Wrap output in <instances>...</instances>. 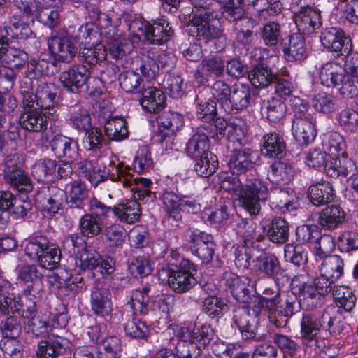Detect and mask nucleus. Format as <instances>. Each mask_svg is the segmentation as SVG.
I'll return each instance as SVG.
<instances>
[{"label": "nucleus", "mask_w": 358, "mask_h": 358, "mask_svg": "<svg viewBox=\"0 0 358 358\" xmlns=\"http://www.w3.org/2000/svg\"><path fill=\"white\" fill-rule=\"evenodd\" d=\"M138 94L141 96L140 103L145 111L157 113L164 108L166 96L161 90L145 86Z\"/></svg>", "instance_id": "nucleus-22"}, {"label": "nucleus", "mask_w": 358, "mask_h": 358, "mask_svg": "<svg viewBox=\"0 0 358 358\" xmlns=\"http://www.w3.org/2000/svg\"><path fill=\"white\" fill-rule=\"evenodd\" d=\"M79 57L80 60L90 64L97 66L102 62L106 57L105 46L96 43L95 45L86 47L80 50Z\"/></svg>", "instance_id": "nucleus-46"}, {"label": "nucleus", "mask_w": 358, "mask_h": 358, "mask_svg": "<svg viewBox=\"0 0 358 358\" xmlns=\"http://www.w3.org/2000/svg\"><path fill=\"white\" fill-rule=\"evenodd\" d=\"M230 85L222 80H215L210 87V92L215 103H218L225 110L231 93Z\"/></svg>", "instance_id": "nucleus-52"}, {"label": "nucleus", "mask_w": 358, "mask_h": 358, "mask_svg": "<svg viewBox=\"0 0 358 358\" xmlns=\"http://www.w3.org/2000/svg\"><path fill=\"white\" fill-rule=\"evenodd\" d=\"M218 19V13L209 6L195 7L189 19V26L196 29L197 36L206 42L219 39L223 36V30L213 24Z\"/></svg>", "instance_id": "nucleus-3"}, {"label": "nucleus", "mask_w": 358, "mask_h": 358, "mask_svg": "<svg viewBox=\"0 0 358 358\" xmlns=\"http://www.w3.org/2000/svg\"><path fill=\"white\" fill-rule=\"evenodd\" d=\"M200 66L206 76L220 78L224 74L225 62L218 55L206 57L202 59Z\"/></svg>", "instance_id": "nucleus-45"}, {"label": "nucleus", "mask_w": 358, "mask_h": 358, "mask_svg": "<svg viewBox=\"0 0 358 358\" xmlns=\"http://www.w3.org/2000/svg\"><path fill=\"white\" fill-rule=\"evenodd\" d=\"M268 50L265 48H255L252 52V57L257 63L252 64L248 72V78L251 84L255 87H266L275 82L276 76L268 68L266 59Z\"/></svg>", "instance_id": "nucleus-5"}, {"label": "nucleus", "mask_w": 358, "mask_h": 358, "mask_svg": "<svg viewBox=\"0 0 358 358\" xmlns=\"http://www.w3.org/2000/svg\"><path fill=\"white\" fill-rule=\"evenodd\" d=\"M346 220V213L337 204L326 206L318 213L317 224L324 231H332L341 227Z\"/></svg>", "instance_id": "nucleus-14"}, {"label": "nucleus", "mask_w": 358, "mask_h": 358, "mask_svg": "<svg viewBox=\"0 0 358 358\" xmlns=\"http://www.w3.org/2000/svg\"><path fill=\"white\" fill-rule=\"evenodd\" d=\"M114 214L120 221L127 223H134L140 217V205L136 200L127 201L124 203H120L113 208Z\"/></svg>", "instance_id": "nucleus-41"}, {"label": "nucleus", "mask_w": 358, "mask_h": 358, "mask_svg": "<svg viewBox=\"0 0 358 358\" xmlns=\"http://www.w3.org/2000/svg\"><path fill=\"white\" fill-rule=\"evenodd\" d=\"M178 358H200L201 350L194 341L180 338L176 346Z\"/></svg>", "instance_id": "nucleus-63"}, {"label": "nucleus", "mask_w": 358, "mask_h": 358, "mask_svg": "<svg viewBox=\"0 0 358 358\" xmlns=\"http://www.w3.org/2000/svg\"><path fill=\"white\" fill-rule=\"evenodd\" d=\"M25 255L41 268L53 269L61 260V250L43 236L31 238L24 246Z\"/></svg>", "instance_id": "nucleus-2"}, {"label": "nucleus", "mask_w": 358, "mask_h": 358, "mask_svg": "<svg viewBox=\"0 0 358 358\" xmlns=\"http://www.w3.org/2000/svg\"><path fill=\"white\" fill-rule=\"evenodd\" d=\"M90 306L98 316L108 315L112 312L111 294L106 288H94L90 294Z\"/></svg>", "instance_id": "nucleus-28"}, {"label": "nucleus", "mask_w": 358, "mask_h": 358, "mask_svg": "<svg viewBox=\"0 0 358 358\" xmlns=\"http://www.w3.org/2000/svg\"><path fill=\"white\" fill-rule=\"evenodd\" d=\"M191 241L194 243L193 249L194 254L202 262L205 264L210 262L215 250L212 236L196 229L192 233Z\"/></svg>", "instance_id": "nucleus-19"}, {"label": "nucleus", "mask_w": 358, "mask_h": 358, "mask_svg": "<svg viewBox=\"0 0 358 358\" xmlns=\"http://www.w3.org/2000/svg\"><path fill=\"white\" fill-rule=\"evenodd\" d=\"M357 166L355 162L348 157L335 159L334 166L327 169V173L331 177L352 178L355 176Z\"/></svg>", "instance_id": "nucleus-48"}, {"label": "nucleus", "mask_w": 358, "mask_h": 358, "mask_svg": "<svg viewBox=\"0 0 358 358\" xmlns=\"http://www.w3.org/2000/svg\"><path fill=\"white\" fill-rule=\"evenodd\" d=\"M255 164L253 152L248 148H238L233 150V154L228 162L232 174L241 175L251 171Z\"/></svg>", "instance_id": "nucleus-17"}, {"label": "nucleus", "mask_w": 358, "mask_h": 358, "mask_svg": "<svg viewBox=\"0 0 358 358\" xmlns=\"http://www.w3.org/2000/svg\"><path fill=\"white\" fill-rule=\"evenodd\" d=\"M268 194V199L271 201V205L282 213L290 211L295 207L294 203L290 199V195L288 191L282 189H273Z\"/></svg>", "instance_id": "nucleus-53"}, {"label": "nucleus", "mask_w": 358, "mask_h": 358, "mask_svg": "<svg viewBox=\"0 0 358 358\" xmlns=\"http://www.w3.org/2000/svg\"><path fill=\"white\" fill-rule=\"evenodd\" d=\"M31 89L38 98L36 106L38 108L48 110L50 114L56 112L57 93L52 84L47 83L44 78H37L31 81Z\"/></svg>", "instance_id": "nucleus-11"}, {"label": "nucleus", "mask_w": 358, "mask_h": 358, "mask_svg": "<svg viewBox=\"0 0 358 358\" xmlns=\"http://www.w3.org/2000/svg\"><path fill=\"white\" fill-rule=\"evenodd\" d=\"M333 297L337 307L351 312L355 306L357 297L351 288L345 285H334Z\"/></svg>", "instance_id": "nucleus-39"}, {"label": "nucleus", "mask_w": 358, "mask_h": 358, "mask_svg": "<svg viewBox=\"0 0 358 358\" xmlns=\"http://www.w3.org/2000/svg\"><path fill=\"white\" fill-rule=\"evenodd\" d=\"M66 196L63 189L56 186H48L38 192L35 199L41 207L44 216L51 217L58 212Z\"/></svg>", "instance_id": "nucleus-7"}, {"label": "nucleus", "mask_w": 358, "mask_h": 358, "mask_svg": "<svg viewBox=\"0 0 358 358\" xmlns=\"http://www.w3.org/2000/svg\"><path fill=\"white\" fill-rule=\"evenodd\" d=\"M198 118L206 122L214 120L217 115L216 103L210 99H196Z\"/></svg>", "instance_id": "nucleus-61"}, {"label": "nucleus", "mask_w": 358, "mask_h": 358, "mask_svg": "<svg viewBox=\"0 0 358 358\" xmlns=\"http://www.w3.org/2000/svg\"><path fill=\"white\" fill-rule=\"evenodd\" d=\"M236 234L242 239L241 245H252L255 238V227L252 222L244 219L237 220L234 226Z\"/></svg>", "instance_id": "nucleus-57"}, {"label": "nucleus", "mask_w": 358, "mask_h": 358, "mask_svg": "<svg viewBox=\"0 0 358 358\" xmlns=\"http://www.w3.org/2000/svg\"><path fill=\"white\" fill-rule=\"evenodd\" d=\"M196 272V266L187 259H183L179 266L162 270L168 277L170 287L178 293L187 292L195 285L196 280L194 275Z\"/></svg>", "instance_id": "nucleus-4"}, {"label": "nucleus", "mask_w": 358, "mask_h": 358, "mask_svg": "<svg viewBox=\"0 0 358 358\" xmlns=\"http://www.w3.org/2000/svg\"><path fill=\"white\" fill-rule=\"evenodd\" d=\"M120 85L127 93H139L145 85L141 75L134 71H125L119 76Z\"/></svg>", "instance_id": "nucleus-47"}, {"label": "nucleus", "mask_w": 358, "mask_h": 358, "mask_svg": "<svg viewBox=\"0 0 358 358\" xmlns=\"http://www.w3.org/2000/svg\"><path fill=\"white\" fill-rule=\"evenodd\" d=\"M57 162L52 159H44L36 163L31 168L33 177L38 182H48L55 173Z\"/></svg>", "instance_id": "nucleus-49"}, {"label": "nucleus", "mask_w": 358, "mask_h": 358, "mask_svg": "<svg viewBox=\"0 0 358 358\" xmlns=\"http://www.w3.org/2000/svg\"><path fill=\"white\" fill-rule=\"evenodd\" d=\"M3 178L7 184L20 192L27 193L33 189L29 177L20 166H10L3 169Z\"/></svg>", "instance_id": "nucleus-25"}, {"label": "nucleus", "mask_w": 358, "mask_h": 358, "mask_svg": "<svg viewBox=\"0 0 358 358\" xmlns=\"http://www.w3.org/2000/svg\"><path fill=\"white\" fill-rule=\"evenodd\" d=\"M145 40L152 44H162L172 36L173 31L169 23L163 20L152 24L147 23Z\"/></svg>", "instance_id": "nucleus-29"}, {"label": "nucleus", "mask_w": 358, "mask_h": 358, "mask_svg": "<svg viewBox=\"0 0 358 358\" xmlns=\"http://www.w3.org/2000/svg\"><path fill=\"white\" fill-rule=\"evenodd\" d=\"M285 58L288 62H296L306 57V46L304 37L299 33L293 34L282 43Z\"/></svg>", "instance_id": "nucleus-20"}, {"label": "nucleus", "mask_w": 358, "mask_h": 358, "mask_svg": "<svg viewBox=\"0 0 358 358\" xmlns=\"http://www.w3.org/2000/svg\"><path fill=\"white\" fill-rule=\"evenodd\" d=\"M262 153L270 157L282 158L285 153V143L277 133L266 134L263 138Z\"/></svg>", "instance_id": "nucleus-36"}, {"label": "nucleus", "mask_w": 358, "mask_h": 358, "mask_svg": "<svg viewBox=\"0 0 358 358\" xmlns=\"http://www.w3.org/2000/svg\"><path fill=\"white\" fill-rule=\"evenodd\" d=\"M90 76V73L85 66H74L61 73L59 81L66 90L79 93L85 87Z\"/></svg>", "instance_id": "nucleus-12"}, {"label": "nucleus", "mask_w": 358, "mask_h": 358, "mask_svg": "<svg viewBox=\"0 0 358 358\" xmlns=\"http://www.w3.org/2000/svg\"><path fill=\"white\" fill-rule=\"evenodd\" d=\"M105 134L109 140L119 141L128 136L126 121L120 117H112L105 121Z\"/></svg>", "instance_id": "nucleus-42"}, {"label": "nucleus", "mask_w": 358, "mask_h": 358, "mask_svg": "<svg viewBox=\"0 0 358 358\" xmlns=\"http://www.w3.org/2000/svg\"><path fill=\"white\" fill-rule=\"evenodd\" d=\"M244 2V0H228L222 4L221 13L229 22H241L243 25L252 28L254 22L245 16V10L242 6Z\"/></svg>", "instance_id": "nucleus-27"}, {"label": "nucleus", "mask_w": 358, "mask_h": 358, "mask_svg": "<svg viewBox=\"0 0 358 358\" xmlns=\"http://www.w3.org/2000/svg\"><path fill=\"white\" fill-rule=\"evenodd\" d=\"M344 73L343 68L339 63L328 62L321 67L319 77L323 85L336 87L342 81Z\"/></svg>", "instance_id": "nucleus-30"}, {"label": "nucleus", "mask_w": 358, "mask_h": 358, "mask_svg": "<svg viewBox=\"0 0 358 358\" xmlns=\"http://www.w3.org/2000/svg\"><path fill=\"white\" fill-rule=\"evenodd\" d=\"M69 341L55 333L48 334L38 343L36 358H59L66 352Z\"/></svg>", "instance_id": "nucleus-10"}, {"label": "nucleus", "mask_w": 358, "mask_h": 358, "mask_svg": "<svg viewBox=\"0 0 358 358\" xmlns=\"http://www.w3.org/2000/svg\"><path fill=\"white\" fill-rule=\"evenodd\" d=\"M209 136H211V132L206 127H198L186 143L185 152L187 156L192 159H198L209 154Z\"/></svg>", "instance_id": "nucleus-16"}, {"label": "nucleus", "mask_w": 358, "mask_h": 358, "mask_svg": "<svg viewBox=\"0 0 358 358\" xmlns=\"http://www.w3.org/2000/svg\"><path fill=\"white\" fill-rule=\"evenodd\" d=\"M343 260L338 255H331L324 259L321 272L324 277L337 280L343 273Z\"/></svg>", "instance_id": "nucleus-44"}, {"label": "nucleus", "mask_w": 358, "mask_h": 358, "mask_svg": "<svg viewBox=\"0 0 358 358\" xmlns=\"http://www.w3.org/2000/svg\"><path fill=\"white\" fill-rule=\"evenodd\" d=\"M336 99L331 94L320 92L315 94L313 99V106L318 112L331 113L336 109Z\"/></svg>", "instance_id": "nucleus-62"}, {"label": "nucleus", "mask_w": 358, "mask_h": 358, "mask_svg": "<svg viewBox=\"0 0 358 358\" xmlns=\"http://www.w3.org/2000/svg\"><path fill=\"white\" fill-rule=\"evenodd\" d=\"M254 262L257 269L269 278H275L282 272L280 262L274 254L263 252Z\"/></svg>", "instance_id": "nucleus-34"}, {"label": "nucleus", "mask_w": 358, "mask_h": 358, "mask_svg": "<svg viewBox=\"0 0 358 358\" xmlns=\"http://www.w3.org/2000/svg\"><path fill=\"white\" fill-rule=\"evenodd\" d=\"M79 228L83 235L94 237L100 234L101 224L100 220L91 213H85L79 220Z\"/></svg>", "instance_id": "nucleus-60"}, {"label": "nucleus", "mask_w": 358, "mask_h": 358, "mask_svg": "<svg viewBox=\"0 0 358 358\" xmlns=\"http://www.w3.org/2000/svg\"><path fill=\"white\" fill-rule=\"evenodd\" d=\"M28 67L37 71L45 76H52L59 71L57 61L52 58V60L41 56L38 59H31Z\"/></svg>", "instance_id": "nucleus-58"}, {"label": "nucleus", "mask_w": 358, "mask_h": 358, "mask_svg": "<svg viewBox=\"0 0 358 358\" xmlns=\"http://www.w3.org/2000/svg\"><path fill=\"white\" fill-rule=\"evenodd\" d=\"M299 297L300 301L310 310L322 306L325 299V297L319 294L315 287L312 285V283H303L301 285L299 288Z\"/></svg>", "instance_id": "nucleus-40"}, {"label": "nucleus", "mask_w": 358, "mask_h": 358, "mask_svg": "<svg viewBox=\"0 0 358 358\" xmlns=\"http://www.w3.org/2000/svg\"><path fill=\"white\" fill-rule=\"evenodd\" d=\"M28 331L36 337L48 336V334H53V329L49 324L46 318L41 315H37L26 322Z\"/></svg>", "instance_id": "nucleus-55"}, {"label": "nucleus", "mask_w": 358, "mask_h": 358, "mask_svg": "<svg viewBox=\"0 0 358 358\" xmlns=\"http://www.w3.org/2000/svg\"><path fill=\"white\" fill-rule=\"evenodd\" d=\"M116 174L113 173L110 178L112 181H120L124 187H132V190L137 192L145 188H149L152 184L150 180L143 178H133V176L129 172L130 168L124 166L123 163H119L115 167Z\"/></svg>", "instance_id": "nucleus-26"}, {"label": "nucleus", "mask_w": 358, "mask_h": 358, "mask_svg": "<svg viewBox=\"0 0 358 358\" xmlns=\"http://www.w3.org/2000/svg\"><path fill=\"white\" fill-rule=\"evenodd\" d=\"M308 196L314 206H321L333 202L336 194L330 182L321 180L308 187Z\"/></svg>", "instance_id": "nucleus-21"}, {"label": "nucleus", "mask_w": 358, "mask_h": 358, "mask_svg": "<svg viewBox=\"0 0 358 358\" xmlns=\"http://www.w3.org/2000/svg\"><path fill=\"white\" fill-rule=\"evenodd\" d=\"M251 94L250 88L245 85H234L229 99L225 112L229 113L233 110H243L250 103Z\"/></svg>", "instance_id": "nucleus-32"}, {"label": "nucleus", "mask_w": 358, "mask_h": 358, "mask_svg": "<svg viewBox=\"0 0 358 358\" xmlns=\"http://www.w3.org/2000/svg\"><path fill=\"white\" fill-rule=\"evenodd\" d=\"M101 34L107 40L109 54L117 60L122 59L133 48L130 41L120 34L114 26L110 25L102 29Z\"/></svg>", "instance_id": "nucleus-8"}, {"label": "nucleus", "mask_w": 358, "mask_h": 358, "mask_svg": "<svg viewBox=\"0 0 358 358\" xmlns=\"http://www.w3.org/2000/svg\"><path fill=\"white\" fill-rule=\"evenodd\" d=\"M249 281L248 278H240L231 271L224 272L221 280L222 284L230 289L234 299L242 303L248 302L252 295Z\"/></svg>", "instance_id": "nucleus-13"}, {"label": "nucleus", "mask_w": 358, "mask_h": 358, "mask_svg": "<svg viewBox=\"0 0 358 358\" xmlns=\"http://www.w3.org/2000/svg\"><path fill=\"white\" fill-rule=\"evenodd\" d=\"M28 59V55L24 51L10 47L3 38H0V62L1 65L18 69L24 65Z\"/></svg>", "instance_id": "nucleus-24"}, {"label": "nucleus", "mask_w": 358, "mask_h": 358, "mask_svg": "<svg viewBox=\"0 0 358 358\" xmlns=\"http://www.w3.org/2000/svg\"><path fill=\"white\" fill-rule=\"evenodd\" d=\"M234 321L238 327L243 339H256L258 319L255 316L251 315L248 308L242 307L236 310Z\"/></svg>", "instance_id": "nucleus-18"}, {"label": "nucleus", "mask_w": 358, "mask_h": 358, "mask_svg": "<svg viewBox=\"0 0 358 358\" xmlns=\"http://www.w3.org/2000/svg\"><path fill=\"white\" fill-rule=\"evenodd\" d=\"M322 45L337 56H348L352 50L351 39L340 28L324 29L320 36Z\"/></svg>", "instance_id": "nucleus-6"}, {"label": "nucleus", "mask_w": 358, "mask_h": 358, "mask_svg": "<svg viewBox=\"0 0 358 358\" xmlns=\"http://www.w3.org/2000/svg\"><path fill=\"white\" fill-rule=\"evenodd\" d=\"M100 262V255L94 249L85 247L79 252L76 264L83 271H92L97 269Z\"/></svg>", "instance_id": "nucleus-50"}, {"label": "nucleus", "mask_w": 358, "mask_h": 358, "mask_svg": "<svg viewBox=\"0 0 358 358\" xmlns=\"http://www.w3.org/2000/svg\"><path fill=\"white\" fill-rule=\"evenodd\" d=\"M122 17L124 22L127 23L128 31L131 35L138 40H141L142 37L145 40L148 30L147 23H149L148 22H143L136 15L127 12L122 14Z\"/></svg>", "instance_id": "nucleus-56"}, {"label": "nucleus", "mask_w": 358, "mask_h": 358, "mask_svg": "<svg viewBox=\"0 0 358 358\" xmlns=\"http://www.w3.org/2000/svg\"><path fill=\"white\" fill-rule=\"evenodd\" d=\"M127 231L119 224H113L105 228L103 235L105 242L110 247L121 245L125 241Z\"/></svg>", "instance_id": "nucleus-59"}, {"label": "nucleus", "mask_w": 358, "mask_h": 358, "mask_svg": "<svg viewBox=\"0 0 358 358\" xmlns=\"http://www.w3.org/2000/svg\"><path fill=\"white\" fill-rule=\"evenodd\" d=\"M105 141L106 139L100 128L92 127L89 131H85L83 144L87 150H100Z\"/></svg>", "instance_id": "nucleus-64"}, {"label": "nucleus", "mask_w": 358, "mask_h": 358, "mask_svg": "<svg viewBox=\"0 0 358 358\" xmlns=\"http://www.w3.org/2000/svg\"><path fill=\"white\" fill-rule=\"evenodd\" d=\"M90 192L85 184L75 181L71 184V189L66 197V203L69 208L83 209L85 202L89 199Z\"/></svg>", "instance_id": "nucleus-38"}, {"label": "nucleus", "mask_w": 358, "mask_h": 358, "mask_svg": "<svg viewBox=\"0 0 358 358\" xmlns=\"http://www.w3.org/2000/svg\"><path fill=\"white\" fill-rule=\"evenodd\" d=\"M3 23L6 34L13 38L27 39L34 34L29 25L21 22L18 15L9 17Z\"/></svg>", "instance_id": "nucleus-37"}, {"label": "nucleus", "mask_w": 358, "mask_h": 358, "mask_svg": "<svg viewBox=\"0 0 358 358\" xmlns=\"http://www.w3.org/2000/svg\"><path fill=\"white\" fill-rule=\"evenodd\" d=\"M194 171L198 176L207 178L213 175L218 167V160L216 155L210 152L205 155L204 157L194 159Z\"/></svg>", "instance_id": "nucleus-51"}, {"label": "nucleus", "mask_w": 358, "mask_h": 358, "mask_svg": "<svg viewBox=\"0 0 358 358\" xmlns=\"http://www.w3.org/2000/svg\"><path fill=\"white\" fill-rule=\"evenodd\" d=\"M333 308L327 307L322 313H303L301 320V336L303 343L311 349L322 348V341L319 340L318 334L324 331L334 336H341L347 329L344 321L337 320L331 315Z\"/></svg>", "instance_id": "nucleus-1"}, {"label": "nucleus", "mask_w": 358, "mask_h": 358, "mask_svg": "<svg viewBox=\"0 0 358 358\" xmlns=\"http://www.w3.org/2000/svg\"><path fill=\"white\" fill-rule=\"evenodd\" d=\"M294 175V171L292 166L281 161L273 162L268 171L269 180L277 185L289 183L293 179Z\"/></svg>", "instance_id": "nucleus-33"}, {"label": "nucleus", "mask_w": 358, "mask_h": 358, "mask_svg": "<svg viewBox=\"0 0 358 358\" xmlns=\"http://www.w3.org/2000/svg\"><path fill=\"white\" fill-rule=\"evenodd\" d=\"M157 122L160 127L166 129L171 133L162 134L159 141L163 144L166 141V138L171 140L173 135L180 129L183 124V117L178 113L164 111L159 116Z\"/></svg>", "instance_id": "nucleus-31"}, {"label": "nucleus", "mask_w": 358, "mask_h": 358, "mask_svg": "<svg viewBox=\"0 0 358 358\" xmlns=\"http://www.w3.org/2000/svg\"><path fill=\"white\" fill-rule=\"evenodd\" d=\"M292 131L294 138L301 145H308L316 136V131L308 114L295 117L292 122Z\"/></svg>", "instance_id": "nucleus-23"}, {"label": "nucleus", "mask_w": 358, "mask_h": 358, "mask_svg": "<svg viewBox=\"0 0 358 358\" xmlns=\"http://www.w3.org/2000/svg\"><path fill=\"white\" fill-rule=\"evenodd\" d=\"M294 21L299 31L310 34L321 26L320 12L310 6H302L296 13Z\"/></svg>", "instance_id": "nucleus-15"}, {"label": "nucleus", "mask_w": 358, "mask_h": 358, "mask_svg": "<svg viewBox=\"0 0 358 358\" xmlns=\"http://www.w3.org/2000/svg\"><path fill=\"white\" fill-rule=\"evenodd\" d=\"M48 50L57 62L70 63L78 52V46L70 37L52 36L48 40Z\"/></svg>", "instance_id": "nucleus-9"}, {"label": "nucleus", "mask_w": 358, "mask_h": 358, "mask_svg": "<svg viewBox=\"0 0 358 358\" xmlns=\"http://www.w3.org/2000/svg\"><path fill=\"white\" fill-rule=\"evenodd\" d=\"M69 122L71 127L79 132L89 131L92 127L90 115L82 108H73L71 110Z\"/></svg>", "instance_id": "nucleus-54"}, {"label": "nucleus", "mask_w": 358, "mask_h": 358, "mask_svg": "<svg viewBox=\"0 0 358 358\" xmlns=\"http://www.w3.org/2000/svg\"><path fill=\"white\" fill-rule=\"evenodd\" d=\"M19 122L22 128L32 132H40L47 127L46 117L36 109L22 113Z\"/></svg>", "instance_id": "nucleus-35"}, {"label": "nucleus", "mask_w": 358, "mask_h": 358, "mask_svg": "<svg viewBox=\"0 0 358 358\" xmlns=\"http://www.w3.org/2000/svg\"><path fill=\"white\" fill-rule=\"evenodd\" d=\"M288 222L281 218H275L269 224L266 235L275 243H284L289 238Z\"/></svg>", "instance_id": "nucleus-43"}]
</instances>
